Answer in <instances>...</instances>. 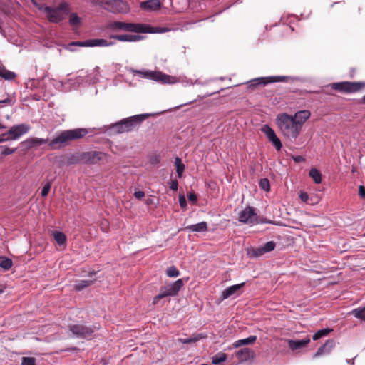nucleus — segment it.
<instances>
[{
	"label": "nucleus",
	"instance_id": "1",
	"mask_svg": "<svg viewBox=\"0 0 365 365\" xmlns=\"http://www.w3.org/2000/svg\"><path fill=\"white\" fill-rule=\"evenodd\" d=\"M88 133L86 128L66 130L59 133L48 144L51 150H57L68 145L71 141L83 138Z\"/></svg>",
	"mask_w": 365,
	"mask_h": 365
},
{
	"label": "nucleus",
	"instance_id": "2",
	"mask_svg": "<svg viewBox=\"0 0 365 365\" xmlns=\"http://www.w3.org/2000/svg\"><path fill=\"white\" fill-rule=\"evenodd\" d=\"M276 122L280 131L287 138L296 139L302 130L299 123H296L294 118L287 113L279 114Z\"/></svg>",
	"mask_w": 365,
	"mask_h": 365
},
{
	"label": "nucleus",
	"instance_id": "3",
	"mask_svg": "<svg viewBox=\"0 0 365 365\" xmlns=\"http://www.w3.org/2000/svg\"><path fill=\"white\" fill-rule=\"evenodd\" d=\"M148 117V114L136 115L124 118L110 126L115 133L120 134L133 130Z\"/></svg>",
	"mask_w": 365,
	"mask_h": 365
},
{
	"label": "nucleus",
	"instance_id": "4",
	"mask_svg": "<svg viewBox=\"0 0 365 365\" xmlns=\"http://www.w3.org/2000/svg\"><path fill=\"white\" fill-rule=\"evenodd\" d=\"M110 29L113 30H123L128 32L135 33H154L155 29L145 24L125 23L121 21H114L110 24Z\"/></svg>",
	"mask_w": 365,
	"mask_h": 365
},
{
	"label": "nucleus",
	"instance_id": "5",
	"mask_svg": "<svg viewBox=\"0 0 365 365\" xmlns=\"http://www.w3.org/2000/svg\"><path fill=\"white\" fill-rule=\"evenodd\" d=\"M99 329V324L87 326L84 324L77 323L68 325V329L74 336L84 339H91L94 332Z\"/></svg>",
	"mask_w": 365,
	"mask_h": 365
},
{
	"label": "nucleus",
	"instance_id": "6",
	"mask_svg": "<svg viewBox=\"0 0 365 365\" xmlns=\"http://www.w3.org/2000/svg\"><path fill=\"white\" fill-rule=\"evenodd\" d=\"M43 12L46 14L47 19L50 22L58 23L68 14V5L66 2H61L55 8L46 6L43 7Z\"/></svg>",
	"mask_w": 365,
	"mask_h": 365
},
{
	"label": "nucleus",
	"instance_id": "7",
	"mask_svg": "<svg viewBox=\"0 0 365 365\" xmlns=\"http://www.w3.org/2000/svg\"><path fill=\"white\" fill-rule=\"evenodd\" d=\"M183 285V280L182 279H179L172 284L161 287L159 294L153 297V304H156L161 299L164 297L177 295Z\"/></svg>",
	"mask_w": 365,
	"mask_h": 365
},
{
	"label": "nucleus",
	"instance_id": "8",
	"mask_svg": "<svg viewBox=\"0 0 365 365\" xmlns=\"http://www.w3.org/2000/svg\"><path fill=\"white\" fill-rule=\"evenodd\" d=\"M183 285V280L182 279H179L172 284L161 287L159 294L153 297V304H156L161 299L164 297L177 295Z\"/></svg>",
	"mask_w": 365,
	"mask_h": 365
},
{
	"label": "nucleus",
	"instance_id": "9",
	"mask_svg": "<svg viewBox=\"0 0 365 365\" xmlns=\"http://www.w3.org/2000/svg\"><path fill=\"white\" fill-rule=\"evenodd\" d=\"M136 73L143 78L151 79L163 84H173L178 81L176 77L163 73L160 71H137Z\"/></svg>",
	"mask_w": 365,
	"mask_h": 365
},
{
	"label": "nucleus",
	"instance_id": "10",
	"mask_svg": "<svg viewBox=\"0 0 365 365\" xmlns=\"http://www.w3.org/2000/svg\"><path fill=\"white\" fill-rule=\"evenodd\" d=\"M330 87L336 91L344 93H356L365 88L364 82H349L342 81L333 83L330 84Z\"/></svg>",
	"mask_w": 365,
	"mask_h": 365
},
{
	"label": "nucleus",
	"instance_id": "11",
	"mask_svg": "<svg viewBox=\"0 0 365 365\" xmlns=\"http://www.w3.org/2000/svg\"><path fill=\"white\" fill-rule=\"evenodd\" d=\"M292 78L286 76H275L261 77L252 79L247 82L248 88L254 90L257 86H265L266 85L275 82H288Z\"/></svg>",
	"mask_w": 365,
	"mask_h": 365
},
{
	"label": "nucleus",
	"instance_id": "12",
	"mask_svg": "<svg viewBox=\"0 0 365 365\" xmlns=\"http://www.w3.org/2000/svg\"><path fill=\"white\" fill-rule=\"evenodd\" d=\"M103 7L114 14H125L130 10L128 4L121 0H106Z\"/></svg>",
	"mask_w": 365,
	"mask_h": 365
},
{
	"label": "nucleus",
	"instance_id": "13",
	"mask_svg": "<svg viewBox=\"0 0 365 365\" xmlns=\"http://www.w3.org/2000/svg\"><path fill=\"white\" fill-rule=\"evenodd\" d=\"M83 163L96 164L106 158V154L99 151L83 152Z\"/></svg>",
	"mask_w": 365,
	"mask_h": 365
},
{
	"label": "nucleus",
	"instance_id": "14",
	"mask_svg": "<svg viewBox=\"0 0 365 365\" xmlns=\"http://www.w3.org/2000/svg\"><path fill=\"white\" fill-rule=\"evenodd\" d=\"M238 220L245 224H255L257 222V214L252 207H247L239 213Z\"/></svg>",
	"mask_w": 365,
	"mask_h": 365
},
{
	"label": "nucleus",
	"instance_id": "15",
	"mask_svg": "<svg viewBox=\"0 0 365 365\" xmlns=\"http://www.w3.org/2000/svg\"><path fill=\"white\" fill-rule=\"evenodd\" d=\"M29 129L30 126L26 124L14 125L7 132V134H9V135H11L10 137L8 138H9V140H16L19 138H20L22 135L26 133L29 130Z\"/></svg>",
	"mask_w": 365,
	"mask_h": 365
},
{
	"label": "nucleus",
	"instance_id": "16",
	"mask_svg": "<svg viewBox=\"0 0 365 365\" xmlns=\"http://www.w3.org/2000/svg\"><path fill=\"white\" fill-rule=\"evenodd\" d=\"M262 130L266 134L267 138L270 142H272L275 148L277 150H280L282 147V144L279 138L276 135L274 130L269 125H265L262 128Z\"/></svg>",
	"mask_w": 365,
	"mask_h": 365
},
{
	"label": "nucleus",
	"instance_id": "17",
	"mask_svg": "<svg viewBox=\"0 0 365 365\" xmlns=\"http://www.w3.org/2000/svg\"><path fill=\"white\" fill-rule=\"evenodd\" d=\"M245 286V282L235 284L226 288L221 295L222 299H227L232 296H239L241 293V289Z\"/></svg>",
	"mask_w": 365,
	"mask_h": 365
},
{
	"label": "nucleus",
	"instance_id": "18",
	"mask_svg": "<svg viewBox=\"0 0 365 365\" xmlns=\"http://www.w3.org/2000/svg\"><path fill=\"white\" fill-rule=\"evenodd\" d=\"M310 342V338L306 337L302 340H293L288 339L287 343L290 349L292 351L300 349L303 347H305Z\"/></svg>",
	"mask_w": 365,
	"mask_h": 365
},
{
	"label": "nucleus",
	"instance_id": "19",
	"mask_svg": "<svg viewBox=\"0 0 365 365\" xmlns=\"http://www.w3.org/2000/svg\"><path fill=\"white\" fill-rule=\"evenodd\" d=\"M140 7L145 11H155L161 8V2L160 0H148L142 1Z\"/></svg>",
	"mask_w": 365,
	"mask_h": 365
},
{
	"label": "nucleus",
	"instance_id": "20",
	"mask_svg": "<svg viewBox=\"0 0 365 365\" xmlns=\"http://www.w3.org/2000/svg\"><path fill=\"white\" fill-rule=\"evenodd\" d=\"M334 341L333 339L327 340L324 345L320 346L314 354V357H318L324 354H328L331 352L334 346Z\"/></svg>",
	"mask_w": 365,
	"mask_h": 365
},
{
	"label": "nucleus",
	"instance_id": "21",
	"mask_svg": "<svg viewBox=\"0 0 365 365\" xmlns=\"http://www.w3.org/2000/svg\"><path fill=\"white\" fill-rule=\"evenodd\" d=\"M254 354V351L249 348L242 349L235 354L238 361L240 362H244L253 358Z\"/></svg>",
	"mask_w": 365,
	"mask_h": 365
},
{
	"label": "nucleus",
	"instance_id": "22",
	"mask_svg": "<svg viewBox=\"0 0 365 365\" xmlns=\"http://www.w3.org/2000/svg\"><path fill=\"white\" fill-rule=\"evenodd\" d=\"M310 115L311 113L309 110H304L297 112L292 118H294L296 123H299V128L302 130L303 124L309 119Z\"/></svg>",
	"mask_w": 365,
	"mask_h": 365
},
{
	"label": "nucleus",
	"instance_id": "23",
	"mask_svg": "<svg viewBox=\"0 0 365 365\" xmlns=\"http://www.w3.org/2000/svg\"><path fill=\"white\" fill-rule=\"evenodd\" d=\"M110 38L120 41H138L143 38L141 36L133 34L111 35Z\"/></svg>",
	"mask_w": 365,
	"mask_h": 365
},
{
	"label": "nucleus",
	"instance_id": "24",
	"mask_svg": "<svg viewBox=\"0 0 365 365\" xmlns=\"http://www.w3.org/2000/svg\"><path fill=\"white\" fill-rule=\"evenodd\" d=\"M88 41V47H95V46H110L114 44L113 42H108L106 39H89Z\"/></svg>",
	"mask_w": 365,
	"mask_h": 365
},
{
	"label": "nucleus",
	"instance_id": "25",
	"mask_svg": "<svg viewBox=\"0 0 365 365\" xmlns=\"http://www.w3.org/2000/svg\"><path fill=\"white\" fill-rule=\"evenodd\" d=\"M82 155V153H76L74 154H71L66 157V163L68 165L83 163Z\"/></svg>",
	"mask_w": 365,
	"mask_h": 365
},
{
	"label": "nucleus",
	"instance_id": "26",
	"mask_svg": "<svg viewBox=\"0 0 365 365\" xmlns=\"http://www.w3.org/2000/svg\"><path fill=\"white\" fill-rule=\"evenodd\" d=\"M96 281V279L77 281L74 285V289L77 291L83 290V289L93 285Z\"/></svg>",
	"mask_w": 365,
	"mask_h": 365
},
{
	"label": "nucleus",
	"instance_id": "27",
	"mask_svg": "<svg viewBox=\"0 0 365 365\" xmlns=\"http://www.w3.org/2000/svg\"><path fill=\"white\" fill-rule=\"evenodd\" d=\"M192 232H206L207 230V225L205 222H202L195 225H191L185 228Z\"/></svg>",
	"mask_w": 365,
	"mask_h": 365
},
{
	"label": "nucleus",
	"instance_id": "28",
	"mask_svg": "<svg viewBox=\"0 0 365 365\" xmlns=\"http://www.w3.org/2000/svg\"><path fill=\"white\" fill-rule=\"evenodd\" d=\"M256 340H257L256 336H250L247 339H240V340L235 341L233 344V346L235 348H238L242 346L251 344H253L254 342H255Z\"/></svg>",
	"mask_w": 365,
	"mask_h": 365
},
{
	"label": "nucleus",
	"instance_id": "29",
	"mask_svg": "<svg viewBox=\"0 0 365 365\" xmlns=\"http://www.w3.org/2000/svg\"><path fill=\"white\" fill-rule=\"evenodd\" d=\"M52 235L58 245H64L66 244V236L62 232L54 231Z\"/></svg>",
	"mask_w": 365,
	"mask_h": 365
},
{
	"label": "nucleus",
	"instance_id": "30",
	"mask_svg": "<svg viewBox=\"0 0 365 365\" xmlns=\"http://www.w3.org/2000/svg\"><path fill=\"white\" fill-rule=\"evenodd\" d=\"M206 336L202 334H197L187 339H180V341L182 344H188L191 343H195L201 339L205 338Z\"/></svg>",
	"mask_w": 365,
	"mask_h": 365
},
{
	"label": "nucleus",
	"instance_id": "31",
	"mask_svg": "<svg viewBox=\"0 0 365 365\" xmlns=\"http://www.w3.org/2000/svg\"><path fill=\"white\" fill-rule=\"evenodd\" d=\"M47 142H48V139L36 138H29L24 143H26L29 148H31V147H34L36 145H41Z\"/></svg>",
	"mask_w": 365,
	"mask_h": 365
},
{
	"label": "nucleus",
	"instance_id": "32",
	"mask_svg": "<svg viewBox=\"0 0 365 365\" xmlns=\"http://www.w3.org/2000/svg\"><path fill=\"white\" fill-rule=\"evenodd\" d=\"M265 254L262 247H257V248H251L247 251V255L250 258H256L260 256H262Z\"/></svg>",
	"mask_w": 365,
	"mask_h": 365
},
{
	"label": "nucleus",
	"instance_id": "33",
	"mask_svg": "<svg viewBox=\"0 0 365 365\" xmlns=\"http://www.w3.org/2000/svg\"><path fill=\"white\" fill-rule=\"evenodd\" d=\"M350 314L354 317L365 322V307L354 309Z\"/></svg>",
	"mask_w": 365,
	"mask_h": 365
},
{
	"label": "nucleus",
	"instance_id": "34",
	"mask_svg": "<svg viewBox=\"0 0 365 365\" xmlns=\"http://www.w3.org/2000/svg\"><path fill=\"white\" fill-rule=\"evenodd\" d=\"M333 331L332 329L325 328L317 331L312 336L314 341H317L322 337L327 336Z\"/></svg>",
	"mask_w": 365,
	"mask_h": 365
},
{
	"label": "nucleus",
	"instance_id": "35",
	"mask_svg": "<svg viewBox=\"0 0 365 365\" xmlns=\"http://www.w3.org/2000/svg\"><path fill=\"white\" fill-rule=\"evenodd\" d=\"M309 175L313 179L314 182L319 184L322 182V174L316 168H312L309 170Z\"/></svg>",
	"mask_w": 365,
	"mask_h": 365
},
{
	"label": "nucleus",
	"instance_id": "36",
	"mask_svg": "<svg viewBox=\"0 0 365 365\" xmlns=\"http://www.w3.org/2000/svg\"><path fill=\"white\" fill-rule=\"evenodd\" d=\"M227 359V354L223 352H218L217 354L212 357V363L213 364H219L224 362Z\"/></svg>",
	"mask_w": 365,
	"mask_h": 365
},
{
	"label": "nucleus",
	"instance_id": "37",
	"mask_svg": "<svg viewBox=\"0 0 365 365\" xmlns=\"http://www.w3.org/2000/svg\"><path fill=\"white\" fill-rule=\"evenodd\" d=\"M175 164L176 167V172L178 173V176L179 178H181L182 175V173L185 170V165L182 163V160L179 157L175 158Z\"/></svg>",
	"mask_w": 365,
	"mask_h": 365
},
{
	"label": "nucleus",
	"instance_id": "38",
	"mask_svg": "<svg viewBox=\"0 0 365 365\" xmlns=\"http://www.w3.org/2000/svg\"><path fill=\"white\" fill-rule=\"evenodd\" d=\"M12 266V261L11 259L7 258V257H0V267L3 269L8 270Z\"/></svg>",
	"mask_w": 365,
	"mask_h": 365
},
{
	"label": "nucleus",
	"instance_id": "39",
	"mask_svg": "<svg viewBox=\"0 0 365 365\" xmlns=\"http://www.w3.org/2000/svg\"><path fill=\"white\" fill-rule=\"evenodd\" d=\"M166 274L169 277H176L180 275V272L175 266H171L167 269Z\"/></svg>",
	"mask_w": 365,
	"mask_h": 365
},
{
	"label": "nucleus",
	"instance_id": "40",
	"mask_svg": "<svg viewBox=\"0 0 365 365\" xmlns=\"http://www.w3.org/2000/svg\"><path fill=\"white\" fill-rule=\"evenodd\" d=\"M0 76L6 80H11L15 78L16 75L14 72L7 70H0Z\"/></svg>",
	"mask_w": 365,
	"mask_h": 365
},
{
	"label": "nucleus",
	"instance_id": "41",
	"mask_svg": "<svg viewBox=\"0 0 365 365\" xmlns=\"http://www.w3.org/2000/svg\"><path fill=\"white\" fill-rule=\"evenodd\" d=\"M69 23L72 26L79 25L81 23V19L78 16L77 14L72 13L70 15Z\"/></svg>",
	"mask_w": 365,
	"mask_h": 365
},
{
	"label": "nucleus",
	"instance_id": "42",
	"mask_svg": "<svg viewBox=\"0 0 365 365\" xmlns=\"http://www.w3.org/2000/svg\"><path fill=\"white\" fill-rule=\"evenodd\" d=\"M259 187L264 191H269L270 190L269 181L267 178H262L259 180Z\"/></svg>",
	"mask_w": 365,
	"mask_h": 365
},
{
	"label": "nucleus",
	"instance_id": "43",
	"mask_svg": "<svg viewBox=\"0 0 365 365\" xmlns=\"http://www.w3.org/2000/svg\"><path fill=\"white\" fill-rule=\"evenodd\" d=\"M21 365H36V359L34 357H22Z\"/></svg>",
	"mask_w": 365,
	"mask_h": 365
},
{
	"label": "nucleus",
	"instance_id": "44",
	"mask_svg": "<svg viewBox=\"0 0 365 365\" xmlns=\"http://www.w3.org/2000/svg\"><path fill=\"white\" fill-rule=\"evenodd\" d=\"M275 246L276 245L274 242L269 241L265 243L264 245L262 246V248L266 253L272 251L275 248Z\"/></svg>",
	"mask_w": 365,
	"mask_h": 365
},
{
	"label": "nucleus",
	"instance_id": "45",
	"mask_svg": "<svg viewBox=\"0 0 365 365\" xmlns=\"http://www.w3.org/2000/svg\"><path fill=\"white\" fill-rule=\"evenodd\" d=\"M51 182H47L44 187H43L42 190H41V195L42 197H46L51 190Z\"/></svg>",
	"mask_w": 365,
	"mask_h": 365
},
{
	"label": "nucleus",
	"instance_id": "46",
	"mask_svg": "<svg viewBox=\"0 0 365 365\" xmlns=\"http://www.w3.org/2000/svg\"><path fill=\"white\" fill-rule=\"evenodd\" d=\"M160 161V156L159 155L155 154L150 156V162L153 165H157Z\"/></svg>",
	"mask_w": 365,
	"mask_h": 365
},
{
	"label": "nucleus",
	"instance_id": "47",
	"mask_svg": "<svg viewBox=\"0 0 365 365\" xmlns=\"http://www.w3.org/2000/svg\"><path fill=\"white\" fill-rule=\"evenodd\" d=\"M70 46H81V47H88V41H73V42H71L70 44Z\"/></svg>",
	"mask_w": 365,
	"mask_h": 365
},
{
	"label": "nucleus",
	"instance_id": "48",
	"mask_svg": "<svg viewBox=\"0 0 365 365\" xmlns=\"http://www.w3.org/2000/svg\"><path fill=\"white\" fill-rule=\"evenodd\" d=\"M16 150V148H6L2 152H1V155H11L14 153H15Z\"/></svg>",
	"mask_w": 365,
	"mask_h": 365
},
{
	"label": "nucleus",
	"instance_id": "49",
	"mask_svg": "<svg viewBox=\"0 0 365 365\" xmlns=\"http://www.w3.org/2000/svg\"><path fill=\"white\" fill-rule=\"evenodd\" d=\"M90 2L93 6H103L104 2L106 0H87Z\"/></svg>",
	"mask_w": 365,
	"mask_h": 365
},
{
	"label": "nucleus",
	"instance_id": "50",
	"mask_svg": "<svg viewBox=\"0 0 365 365\" xmlns=\"http://www.w3.org/2000/svg\"><path fill=\"white\" fill-rule=\"evenodd\" d=\"M178 187V182L177 180H172L170 183V188L173 191H177Z\"/></svg>",
	"mask_w": 365,
	"mask_h": 365
},
{
	"label": "nucleus",
	"instance_id": "51",
	"mask_svg": "<svg viewBox=\"0 0 365 365\" xmlns=\"http://www.w3.org/2000/svg\"><path fill=\"white\" fill-rule=\"evenodd\" d=\"M179 203L181 207L185 208L187 206L186 199L184 195H180L179 197Z\"/></svg>",
	"mask_w": 365,
	"mask_h": 365
},
{
	"label": "nucleus",
	"instance_id": "52",
	"mask_svg": "<svg viewBox=\"0 0 365 365\" xmlns=\"http://www.w3.org/2000/svg\"><path fill=\"white\" fill-rule=\"evenodd\" d=\"M187 198L190 201L192 202H196L197 197V195L194 192H190L187 195Z\"/></svg>",
	"mask_w": 365,
	"mask_h": 365
},
{
	"label": "nucleus",
	"instance_id": "53",
	"mask_svg": "<svg viewBox=\"0 0 365 365\" xmlns=\"http://www.w3.org/2000/svg\"><path fill=\"white\" fill-rule=\"evenodd\" d=\"M134 196L139 200H141L145 196V192L143 191H135L134 192Z\"/></svg>",
	"mask_w": 365,
	"mask_h": 365
},
{
	"label": "nucleus",
	"instance_id": "54",
	"mask_svg": "<svg viewBox=\"0 0 365 365\" xmlns=\"http://www.w3.org/2000/svg\"><path fill=\"white\" fill-rule=\"evenodd\" d=\"M359 195L365 198V187L364 185H360L359 188Z\"/></svg>",
	"mask_w": 365,
	"mask_h": 365
},
{
	"label": "nucleus",
	"instance_id": "55",
	"mask_svg": "<svg viewBox=\"0 0 365 365\" xmlns=\"http://www.w3.org/2000/svg\"><path fill=\"white\" fill-rule=\"evenodd\" d=\"M101 227L103 231L107 232L108 228V221L105 220L101 222Z\"/></svg>",
	"mask_w": 365,
	"mask_h": 365
},
{
	"label": "nucleus",
	"instance_id": "56",
	"mask_svg": "<svg viewBox=\"0 0 365 365\" xmlns=\"http://www.w3.org/2000/svg\"><path fill=\"white\" fill-rule=\"evenodd\" d=\"M31 2L36 8L43 11V7L45 6L44 5L38 4L36 0H31Z\"/></svg>",
	"mask_w": 365,
	"mask_h": 365
},
{
	"label": "nucleus",
	"instance_id": "57",
	"mask_svg": "<svg viewBox=\"0 0 365 365\" xmlns=\"http://www.w3.org/2000/svg\"><path fill=\"white\" fill-rule=\"evenodd\" d=\"M300 199L302 202H307L309 198L308 195L306 192H302L299 195Z\"/></svg>",
	"mask_w": 365,
	"mask_h": 365
},
{
	"label": "nucleus",
	"instance_id": "58",
	"mask_svg": "<svg viewBox=\"0 0 365 365\" xmlns=\"http://www.w3.org/2000/svg\"><path fill=\"white\" fill-rule=\"evenodd\" d=\"M303 160V158L302 156H296L294 158V160L297 163H299Z\"/></svg>",
	"mask_w": 365,
	"mask_h": 365
},
{
	"label": "nucleus",
	"instance_id": "59",
	"mask_svg": "<svg viewBox=\"0 0 365 365\" xmlns=\"http://www.w3.org/2000/svg\"><path fill=\"white\" fill-rule=\"evenodd\" d=\"M10 101L9 98H6L4 100H0V103H7Z\"/></svg>",
	"mask_w": 365,
	"mask_h": 365
},
{
	"label": "nucleus",
	"instance_id": "60",
	"mask_svg": "<svg viewBox=\"0 0 365 365\" xmlns=\"http://www.w3.org/2000/svg\"><path fill=\"white\" fill-rule=\"evenodd\" d=\"M7 140H9V138L8 137L7 138H1L0 136V143H3V142H5V141H7Z\"/></svg>",
	"mask_w": 365,
	"mask_h": 365
},
{
	"label": "nucleus",
	"instance_id": "61",
	"mask_svg": "<svg viewBox=\"0 0 365 365\" xmlns=\"http://www.w3.org/2000/svg\"><path fill=\"white\" fill-rule=\"evenodd\" d=\"M95 274H96V272H89V274H88V277H89L90 278H92Z\"/></svg>",
	"mask_w": 365,
	"mask_h": 365
},
{
	"label": "nucleus",
	"instance_id": "62",
	"mask_svg": "<svg viewBox=\"0 0 365 365\" xmlns=\"http://www.w3.org/2000/svg\"><path fill=\"white\" fill-rule=\"evenodd\" d=\"M11 135H9V134H7V133H3L1 137V138H7V137H10Z\"/></svg>",
	"mask_w": 365,
	"mask_h": 365
},
{
	"label": "nucleus",
	"instance_id": "63",
	"mask_svg": "<svg viewBox=\"0 0 365 365\" xmlns=\"http://www.w3.org/2000/svg\"><path fill=\"white\" fill-rule=\"evenodd\" d=\"M152 203V200H147V204L150 205Z\"/></svg>",
	"mask_w": 365,
	"mask_h": 365
},
{
	"label": "nucleus",
	"instance_id": "64",
	"mask_svg": "<svg viewBox=\"0 0 365 365\" xmlns=\"http://www.w3.org/2000/svg\"><path fill=\"white\" fill-rule=\"evenodd\" d=\"M361 101H362V103H365V95L362 98Z\"/></svg>",
	"mask_w": 365,
	"mask_h": 365
}]
</instances>
